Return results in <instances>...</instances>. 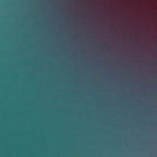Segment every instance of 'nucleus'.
<instances>
[{"mask_svg":"<svg viewBox=\"0 0 157 157\" xmlns=\"http://www.w3.org/2000/svg\"><path fill=\"white\" fill-rule=\"evenodd\" d=\"M98 11V10L96 9H93L91 10L90 12L92 13H96Z\"/></svg>","mask_w":157,"mask_h":157,"instance_id":"4","label":"nucleus"},{"mask_svg":"<svg viewBox=\"0 0 157 157\" xmlns=\"http://www.w3.org/2000/svg\"><path fill=\"white\" fill-rule=\"evenodd\" d=\"M77 20H78V19H77Z\"/></svg>","mask_w":157,"mask_h":157,"instance_id":"5","label":"nucleus"},{"mask_svg":"<svg viewBox=\"0 0 157 157\" xmlns=\"http://www.w3.org/2000/svg\"><path fill=\"white\" fill-rule=\"evenodd\" d=\"M101 11L105 12H108L111 13L115 14L116 13V10L115 9L113 8H105L102 10Z\"/></svg>","mask_w":157,"mask_h":157,"instance_id":"2","label":"nucleus"},{"mask_svg":"<svg viewBox=\"0 0 157 157\" xmlns=\"http://www.w3.org/2000/svg\"><path fill=\"white\" fill-rule=\"evenodd\" d=\"M0 20H48L47 19H0Z\"/></svg>","mask_w":157,"mask_h":157,"instance_id":"3","label":"nucleus"},{"mask_svg":"<svg viewBox=\"0 0 157 157\" xmlns=\"http://www.w3.org/2000/svg\"><path fill=\"white\" fill-rule=\"evenodd\" d=\"M61 20H0V22L4 21H61Z\"/></svg>","mask_w":157,"mask_h":157,"instance_id":"1","label":"nucleus"}]
</instances>
